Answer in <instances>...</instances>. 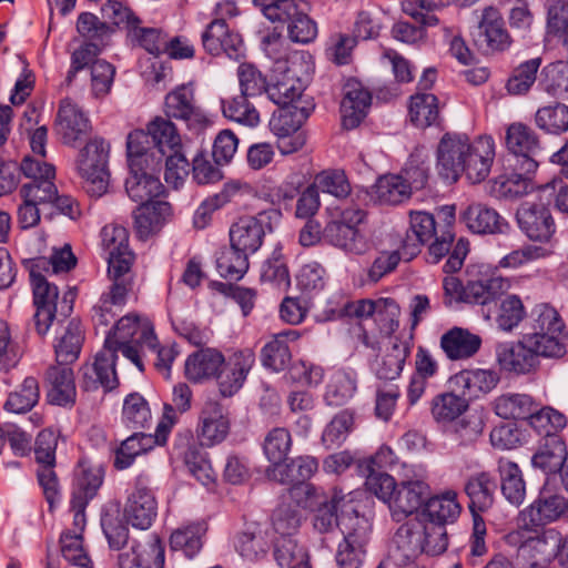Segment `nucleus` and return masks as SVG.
<instances>
[{"label":"nucleus","mask_w":568,"mask_h":568,"mask_svg":"<svg viewBox=\"0 0 568 568\" xmlns=\"http://www.w3.org/2000/svg\"><path fill=\"white\" fill-rule=\"evenodd\" d=\"M495 159V142L491 136H479L469 142V151L466 153L465 168L462 173L473 183L483 182L490 173Z\"/></svg>","instance_id":"27"},{"label":"nucleus","mask_w":568,"mask_h":568,"mask_svg":"<svg viewBox=\"0 0 568 568\" xmlns=\"http://www.w3.org/2000/svg\"><path fill=\"white\" fill-rule=\"evenodd\" d=\"M423 524L416 519L403 524L394 536L395 551L402 562L415 559L423 554Z\"/></svg>","instance_id":"48"},{"label":"nucleus","mask_w":568,"mask_h":568,"mask_svg":"<svg viewBox=\"0 0 568 568\" xmlns=\"http://www.w3.org/2000/svg\"><path fill=\"white\" fill-rule=\"evenodd\" d=\"M172 214L171 204L166 201L140 204L134 213V227L141 240L161 231Z\"/></svg>","instance_id":"39"},{"label":"nucleus","mask_w":568,"mask_h":568,"mask_svg":"<svg viewBox=\"0 0 568 568\" xmlns=\"http://www.w3.org/2000/svg\"><path fill=\"white\" fill-rule=\"evenodd\" d=\"M507 541L511 545L519 544L517 559L523 568H541L556 557L560 545V532L556 529H547L521 541V532L513 531L507 535Z\"/></svg>","instance_id":"10"},{"label":"nucleus","mask_w":568,"mask_h":568,"mask_svg":"<svg viewBox=\"0 0 568 568\" xmlns=\"http://www.w3.org/2000/svg\"><path fill=\"white\" fill-rule=\"evenodd\" d=\"M30 283L36 308L34 327L40 336H44L54 322L61 323L70 316L75 293L68 291L60 298L57 285L50 283L42 273L34 271H30Z\"/></svg>","instance_id":"4"},{"label":"nucleus","mask_w":568,"mask_h":568,"mask_svg":"<svg viewBox=\"0 0 568 568\" xmlns=\"http://www.w3.org/2000/svg\"><path fill=\"white\" fill-rule=\"evenodd\" d=\"M477 23L476 43L486 52L505 51L511 45L513 39L497 8L493 6L484 8Z\"/></svg>","instance_id":"18"},{"label":"nucleus","mask_w":568,"mask_h":568,"mask_svg":"<svg viewBox=\"0 0 568 568\" xmlns=\"http://www.w3.org/2000/svg\"><path fill=\"white\" fill-rule=\"evenodd\" d=\"M77 265L74 256L69 244L60 248H54L50 257H37L30 262V271L41 273L42 271L52 274L67 273Z\"/></svg>","instance_id":"60"},{"label":"nucleus","mask_w":568,"mask_h":568,"mask_svg":"<svg viewBox=\"0 0 568 568\" xmlns=\"http://www.w3.org/2000/svg\"><path fill=\"white\" fill-rule=\"evenodd\" d=\"M49 384L48 399L51 404L65 406L75 400L73 371L69 365L58 364L49 367L45 374Z\"/></svg>","instance_id":"40"},{"label":"nucleus","mask_w":568,"mask_h":568,"mask_svg":"<svg viewBox=\"0 0 568 568\" xmlns=\"http://www.w3.org/2000/svg\"><path fill=\"white\" fill-rule=\"evenodd\" d=\"M110 144L94 136L79 152L77 171L84 182L87 192L92 196L103 195L109 186L108 160Z\"/></svg>","instance_id":"6"},{"label":"nucleus","mask_w":568,"mask_h":568,"mask_svg":"<svg viewBox=\"0 0 568 568\" xmlns=\"http://www.w3.org/2000/svg\"><path fill=\"white\" fill-rule=\"evenodd\" d=\"M149 131L134 130L126 139V154L129 168L135 171L148 168V170H161L162 158L156 154L155 145H151Z\"/></svg>","instance_id":"36"},{"label":"nucleus","mask_w":568,"mask_h":568,"mask_svg":"<svg viewBox=\"0 0 568 568\" xmlns=\"http://www.w3.org/2000/svg\"><path fill=\"white\" fill-rule=\"evenodd\" d=\"M341 102L342 125L346 130L357 128L367 114L372 95L359 82L349 81L345 85Z\"/></svg>","instance_id":"31"},{"label":"nucleus","mask_w":568,"mask_h":568,"mask_svg":"<svg viewBox=\"0 0 568 568\" xmlns=\"http://www.w3.org/2000/svg\"><path fill=\"white\" fill-rule=\"evenodd\" d=\"M308 11L306 1L296 0L280 19L278 22L287 24V34L293 42L307 44L317 37V24L310 18Z\"/></svg>","instance_id":"35"},{"label":"nucleus","mask_w":568,"mask_h":568,"mask_svg":"<svg viewBox=\"0 0 568 568\" xmlns=\"http://www.w3.org/2000/svg\"><path fill=\"white\" fill-rule=\"evenodd\" d=\"M520 230L531 240L547 242L556 225L548 206L541 202L525 201L516 213Z\"/></svg>","instance_id":"19"},{"label":"nucleus","mask_w":568,"mask_h":568,"mask_svg":"<svg viewBox=\"0 0 568 568\" xmlns=\"http://www.w3.org/2000/svg\"><path fill=\"white\" fill-rule=\"evenodd\" d=\"M248 256L230 244V247H223L217 253L216 270L222 277L239 281L248 270Z\"/></svg>","instance_id":"59"},{"label":"nucleus","mask_w":568,"mask_h":568,"mask_svg":"<svg viewBox=\"0 0 568 568\" xmlns=\"http://www.w3.org/2000/svg\"><path fill=\"white\" fill-rule=\"evenodd\" d=\"M164 112L169 119L182 120L195 131L204 130L210 123L206 114L196 105L194 90L190 85L178 87L165 97Z\"/></svg>","instance_id":"13"},{"label":"nucleus","mask_w":568,"mask_h":568,"mask_svg":"<svg viewBox=\"0 0 568 568\" xmlns=\"http://www.w3.org/2000/svg\"><path fill=\"white\" fill-rule=\"evenodd\" d=\"M293 439L290 430L285 427H274L264 437L263 453L270 466H276L286 460L292 448Z\"/></svg>","instance_id":"61"},{"label":"nucleus","mask_w":568,"mask_h":568,"mask_svg":"<svg viewBox=\"0 0 568 568\" xmlns=\"http://www.w3.org/2000/svg\"><path fill=\"white\" fill-rule=\"evenodd\" d=\"M532 525H545L568 517V499L561 494L541 489L538 498L521 513Z\"/></svg>","instance_id":"32"},{"label":"nucleus","mask_w":568,"mask_h":568,"mask_svg":"<svg viewBox=\"0 0 568 568\" xmlns=\"http://www.w3.org/2000/svg\"><path fill=\"white\" fill-rule=\"evenodd\" d=\"M160 171L148 168L135 171L134 168H130V175L125 180L129 197L139 204L161 201L160 196L164 194L165 189L159 178Z\"/></svg>","instance_id":"29"},{"label":"nucleus","mask_w":568,"mask_h":568,"mask_svg":"<svg viewBox=\"0 0 568 568\" xmlns=\"http://www.w3.org/2000/svg\"><path fill=\"white\" fill-rule=\"evenodd\" d=\"M223 355L214 348H202L191 354L185 362V375L195 383L216 377Z\"/></svg>","instance_id":"47"},{"label":"nucleus","mask_w":568,"mask_h":568,"mask_svg":"<svg viewBox=\"0 0 568 568\" xmlns=\"http://www.w3.org/2000/svg\"><path fill=\"white\" fill-rule=\"evenodd\" d=\"M499 383L497 372L493 369H463L448 379V386L462 392L468 400L489 394Z\"/></svg>","instance_id":"26"},{"label":"nucleus","mask_w":568,"mask_h":568,"mask_svg":"<svg viewBox=\"0 0 568 568\" xmlns=\"http://www.w3.org/2000/svg\"><path fill=\"white\" fill-rule=\"evenodd\" d=\"M469 408V400L466 396L454 388L437 394L430 403L433 418L440 424H448L457 420Z\"/></svg>","instance_id":"45"},{"label":"nucleus","mask_w":568,"mask_h":568,"mask_svg":"<svg viewBox=\"0 0 568 568\" xmlns=\"http://www.w3.org/2000/svg\"><path fill=\"white\" fill-rule=\"evenodd\" d=\"M116 352L114 347L104 343V347L97 354L93 364L83 367L82 386L84 389L93 390L101 386L104 390H111L116 387Z\"/></svg>","instance_id":"23"},{"label":"nucleus","mask_w":568,"mask_h":568,"mask_svg":"<svg viewBox=\"0 0 568 568\" xmlns=\"http://www.w3.org/2000/svg\"><path fill=\"white\" fill-rule=\"evenodd\" d=\"M365 219V212L361 209L348 206L336 213L323 230V239L349 254H363L367 250V241L359 231V225Z\"/></svg>","instance_id":"7"},{"label":"nucleus","mask_w":568,"mask_h":568,"mask_svg":"<svg viewBox=\"0 0 568 568\" xmlns=\"http://www.w3.org/2000/svg\"><path fill=\"white\" fill-rule=\"evenodd\" d=\"M375 197L381 204L398 205L412 196V186L400 174H386L375 184Z\"/></svg>","instance_id":"54"},{"label":"nucleus","mask_w":568,"mask_h":568,"mask_svg":"<svg viewBox=\"0 0 568 568\" xmlns=\"http://www.w3.org/2000/svg\"><path fill=\"white\" fill-rule=\"evenodd\" d=\"M158 503L146 486L136 481L133 491L129 495L124 506V518L134 528L146 530L156 517Z\"/></svg>","instance_id":"24"},{"label":"nucleus","mask_w":568,"mask_h":568,"mask_svg":"<svg viewBox=\"0 0 568 568\" xmlns=\"http://www.w3.org/2000/svg\"><path fill=\"white\" fill-rule=\"evenodd\" d=\"M91 129L88 115L77 103L69 98L61 100L54 130L63 144L75 146L79 141L90 134Z\"/></svg>","instance_id":"16"},{"label":"nucleus","mask_w":568,"mask_h":568,"mask_svg":"<svg viewBox=\"0 0 568 568\" xmlns=\"http://www.w3.org/2000/svg\"><path fill=\"white\" fill-rule=\"evenodd\" d=\"M460 220L475 234L504 233L508 227L495 209L479 202L470 203L460 213Z\"/></svg>","instance_id":"34"},{"label":"nucleus","mask_w":568,"mask_h":568,"mask_svg":"<svg viewBox=\"0 0 568 568\" xmlns=\"http://www.w3.org/2000/svg\"><path fill=\"white\" fill-rule=\"evenodd\" d=\"M152 415L149 403L138 393L125 397L122 409V422L131 429L148 427L151 424Z\"/></svg>","instance_id":"64"},{"label":"nucleus","mask_w":568,"mask_h":568,"mask_svg":"<svg viewBox=\"0 0 568 568\" xmlns=\"http://www.w3.org/2000/svg\"><path fill=\"white\" fill-rule=\"evenodd\" d=\"M274 211L261 212L255 216H243L230 227V244L248 255L255 253L262 245L266 227Z\"/></svg>","instance_id":"15"},{"label":"nucleus","mask_w":568,"mask_h":568,"mask_svg":"<svg viewBox=\"0 0 568 568\" xmlns=\"http://www.w3.org/2000/svg\"><path fill=\"white\" fill-rule=\"evenodd\" d=\"M496 480L491 474L481 471L470 476L465 484V493L469 498V509L475 514L490 509L495 501Z\"/></svg>","instance_id":"42"},{"label":"nucleus","mask_w":568,"mask_h":568,"mask_svg":"<svg viewBox=\"0 0 568 568\" xmlns=\"http://www.w3.org/2000/svg\"><path fill=\"white\" fill-rule=\"evenodd\" d=\"M510 287V280L501 276L470 281L466 285V292H464V303L481 306L495 304Z\"/></svg>","instance_id":"43"},{"label":"nucleus","mask_w":568,"mask_h":568,"mask_svg":"<svg viewBox=\"0 0 568 568\" xmlns=\"http://www.w3.org/2000/svg\"><path fill=\"white\" fill-rule=\"evenodd\" d=\"M248 95L239 94L232 99L222 100L223 115L240 124L254 128L260 121V112L248 101Z\"/></svg>","instance_id":"62"},{"label":"nucleus","mask_w":568,"mask_h":568,"mask_svg":"<svg viewBox=\"0 0 568 568\" xmlns=\"http://www.w3.org/2000/svg\"><path fill=\"white\" fill-rule=\"evenodd\" d=\"M536 126L547 134L561 135L568 131V105L556 102L539 108L535 113Z\"/></svg>","instance_id":"57"},{"label":"nucleus","mask_w":568,"mask_h":568,"mask_svg":"<svg viewBox=\"0 0 568 568\" xmlns=\"http://www.w3.org/2000/svg\"><path fill=\"white\" fill-rule=\"evenodd\" d=\"M342 541L337 546L336 562L339 568H359L366 556L371 526L364 517H342Z\"/></svg>","instance_id":"9"},{"label":"nucleus","mask_w":568,"mask_h":568,"mask_svg":"<svg viewBox=\"0 0 568 568\" xmlns=\"http://www.w3.org/2000/svg\"><path fill=\"white\" fill-rule=\"evenodd\" d=\"M207 531L204 520H197L175 529L170 537V545L173 550H181L193 558L200 552L203 546V537Z\"/></svg>","instance_id":"51"},{"label":"nucleus","mask_w":568,"mask_h":568,"mask_svg":"<svg viewBox=\"0 0 568 568\" xmlns=\"http://www.w3.org/2000/svg\"><path fill=\"white\" fill-rule=\"evenodd\" d=\"M469 138L466 134L445 133L440 139L436 152V169L446 181L457 182L469 151Z\"/></svg>","instance_id":"12"},{"label":"nucleus","mask_w":568,"mask_h":568,"mask_svg":"<svg viewBox=\"0 0 568 568\" xmlns=\"http://www.w3.org/2000/svg\"><path fill=\"white\" fill-rule=\"evenodd\" d=\"M500 489L505 499L519 507L526 498V481L519 466L509 459L500 458L497 464Z\"/></svg>","instance_id":"46"},{"label":"nucleus","mask_w":568,"mask_h":568,"mask_svg":"<svg viewBox=\"0 0 568 568\" xmlns=\"http://www.w3.org/2000/svg\"><path fill=\"white\" fill-rule=\"evenodd\" d=\"M84 342L82 323L71 318L57 332L53 342L55 361L58 364L71 365L78 358Z\"/></svg>","instance_id":"37"},{"label":"nucleus","mask_w":568,"mask_h":568,"mask_svg":"<svg viewBox=\"0 0 568 568\" xmlns=\"http://www.w3.org/2000/svg\"><path fill=\"white\" fill-rule=\"evenodd\" d=\"M505 146L516 158L515 170L532 174L538 168L535 156L540 150V140L532 128L514 122L506 128Z\"/></svg>","instance_id":"11"},{"label":"nucleus","mask_w":568,"mask_h":568,"mask_svg":"<svg viewBox=\"0 0 568 568\" xmlns=\"http://www.w3.org/2000/svg\"><path fill=\"white\" fill-rule=\"evenodd\" d=\"M439 115L436 95L427 92H417L410 97L409 118L417 128H427L434 124Z\"/></svg>","instance_id":"58"},{"label":"nucleus","mask_w":568,"mask_h":568,"mask_svg":"<svg viewBox=\"0 0 568 568\" xmlns=\"http://www.w3.org/2000/svg\"><path fill=\"white\" fill-rule=\"evenodd\" d=\"M460 513L462 506L457 500V493L453 489L429 497L423 509L428 521L444 526L455 523Z\"/></svg>","instance_id":"44"},{"label":"nucleus","mask_w":568,"mask_h":568,"mask_svg":"<svg viewBox=\"0 0 568 568\" xmlns=\"http://www.w3.org/2000/svg\"><path fill=\"white\" fill-rule=\"evenodd\" d=\"M427 470L422 465H405L398 481L386 473L372 469L366 478L367 489L384 501L392 517L400 521L415 514L430 493Z\"/></svg>","instance_id":"1"},{"label":"nucleus","mask_w":568,"mask_h":568,"mask_svg":"<svg viewBox=\"0 0 568 568\" xmlns=\"http://www.w3.org/2000/svg\"><path fill=\"white\" fill-rule=\"evenodd\" d=\"M146 129L155 145L156 154L161 155L162 161L168 153L182 149L181 135L170 119L156 116Z\"/></svg>","instance_id":"53"},{"label":"nucleus","mask_w":568,"mask_h":568,"mask_svg":"<svg viewBox=\"0 0 568 568\" xmlns=\"http://www.w3.org/2000/svg\"><path fill=\"white\" fill-rule=\"evenodd\" d=\"M446 215V222L437 225L434 216L424 211H412L409 213V231L403 243V251L409 257L419 252V246L435 239L428 247V261L437 263L442 257L449 253L454 240L453 223L455 220V210L453 206L443 209Z\"/></svg>","instance_id":"2"},{"label":"nucleus","mask_w":568,"mask_h":568,"mask_svg":"<svg viewBox=\"0 0 568 568\" xmlns=\"http://www.w3.org/2000/svg\"><path fill=\"white\" fill-rule=\"evenodd\" d=\"M255 364V354L252 349H239L223 356L216 375L217 386L223 397H231L236 394L247 378L248 373Z\"/></svg>","instance_id":"14"},{"label":"nucleus","mask_w":568,"mask_h":568,"mask_svg":"<svg viewBox=\"0 0 568 568\" xmlns=\"http://www.w3.org/2000/svg\"><path fill=\"white\" fill-rule=\"evenodd\" d=\"M105 343L115 351H120L140 372H143L142 357L146 351L155 349L156 336L153 324L148 317L129 313L116 322Z\"/></svg>","instance_id":"3"},{"label":"nucleus","mask_w":568,"mask_h":568,"mask_svg":"<svg viewBox=\"0 0 568 568\" xmlns=\"http://www.w3.org/2000/svg\"><path fill=\"white\" fill-rule=\"evenodd\" d=\"M342 517H361L349 495L335 493L329 501L318 506L313 518L314 528L321 534L331 531L335 526L341 530Z\"/></svg>","instance_id":"28"},{"label":"nucleus","mask_w":568,"mask_h":568,"mask_svg":"<svg viewBox=\"0 0 568 568\" xmlns=\"http://www.w3.org/2000/svg\"><path fill=\"white\" fill-rule=\"evenodd\" d=\"M154 444L163 445L164 443L158 442L156 434L152 436L141 432L134 433L116 449L114 467L120 470L129 468L138 456L152 449Z\"/></svg>","instance_id":"52"},{"label":"nucleus","mask_w":568,"mask_h":568,"mask_svg":"<svg viewBox=\"0 0 568 568\" xmlns=\"http://www.w3.org/2000/svg\"><path fill=\"white\" fill-rule=\"evenodd\" d=\"M101 247L108 264L106 277L135 280V254L129 246V233L125 227L116 224L105 225L101 230Z\"/></svg>","instance_id":"8"},{"label":"nucleus","mask_w":568,"mask_h":568,"mask_svg":"<svg viewBox=\"0 0 568 568\" xmlns=\"http://www.w3.org/2000/svg\"><path fill=\"white\" fill-rule=\"evenodd\" d=\"M193 392L186 383H178L172 390V403L164 404L163 416L156 427V439L166 443L171 428L178 423L179 415L185 414L192 407Z\"/></svg>","instance_id":"38"},{"label":"nucleus","mask_w":568,"mask_h":568,"mask_svg":"<svg viewBox=\"0 0 568 568\" xmlns=\"http://www.w3.org/2000/svg\"><path fill=\"white\" fill-rule=\"evenodd\" d=\"M496 356L499 366L507 372L515 374H529L539 364L535 353L530 349L525 337L519 342L499 344L496 348Z\"/></svg>","instance_id":"33"},{"label":"nucleus","mask_w":568,"mask_h":568,"mask_svg":"<svg viewBox=\"0 0 568 568\" xmlns=\"http://www.w3.org/2000/svg\"><path fill=\"white\" fill-rule=\"evenodd\" d=\"M271 545L272 539L268 530L256 521L246 523L233 537L235 551L250 562L264 559Z\"/></svg>","instance_id":"22"},{"label":"nucleus","mask_w":568,"mask_h":568,"mask_svg":"<svg viewBox=\"0 0 568 568\" xmlns=\"http://www.w3.org/2000/svg\"><path fill=\"white\" fill-rule=\"evenodd\" d=\"M230 430V419L224 407L215 400H206L199 414L196 434L202 445L222 443Z\"/></svg>","instance_id":"21"},{"label":"nucleus","mask_w":568,"mask_h":568,"mask_svg":"<svg viewBox=\"0 0 568 568\" xmlns=\"http://www.w3.org/2000/svg\"><path fill=\"white\" fill-rule=\"evenodd\" d=\"M318 469V462L312 456H297L292 458L288 463L277 464L276 466H268L265 469V476L272 481L283 485H292L290 490L291 495L300 490L308 493L307 486H302L308 480Z\"/></svg>","instance_id":"17"},{"label":"nucleus","mask_w":568,"mask_h":568,"mask_svg":"<svg viewBox=\"0 0 568 568\" xmlns=\"http://www.w3.org/2000/svg\"><path fill=\"white\" fill-rule=\"evenodd\" d=\"M306 118L307 113L303 108L296 105L280 106V110L274 112L270 120V128L275 135L302 133L300 129Z\"/></svg>","instance_id":"63"},{"label":"nucleus","mask_w":568,"mask_h":568,"mask_svg":"<svg viewBox=\"0 0 568 568\" xmlns=\"http://www.w3.org/2000/svg\"><path fill=\"white\" fill-rule=\"evenodd\" d=\"M483 344L481 337L468 328L454 326L439 339V347L447 359L465 362L476 356Z\"/></svg>","instance_id":"25"},{"label":"nucleus","mask_w":568,"mask_h":568,"mask_svg":"<svg viewBox=\"0 0 568 568\" xmlns=\"http://www.w3.org/2000/svg\"><path fill=\"white\" fill-rule=\"evenodd\" d=\"M567 457V445L561 436H544L531 457V465L545 474H556Z\"/></svg>","instance_id":"41"},{"label":"nucleus","mask_w":568,"mask_h":568,"mask_svg":"<svg viewBox=\"0 0 568 568\" xmlns=\"http://www.w3.org/2000/svg\"><path fill=\"white\" fill-rule=\"evenodd\" d=\"M313 67L312 57L304 51L294 52L286 61L278 62L275 77L268 83V99L278 106L295 105L313 72Z\"/></svg>","instance_id":"5"},{"label":"nucleus","mask_w":568,"mask_h":568,"mask_svg":"<svg viewBox=\"0 0 568 568\" xmlns=\"http://www.w3.org/2000/svg\"><path fill=\"white\" fill-rule=\"evenodd\" d=\"M110 285L93 307L92 320L97 325L109 326L116 315L114 308L122 307L134 294L135 280L108 277Z\"/></svg>","instance_id":"20"},{"label":"nucleus","mask_w":568,"mask_h":568,"mask_svg":"<svg viewBox=\"0 0 568 568\" xmlns=\"http://www.w3.org/2000/svg\"><path fill=\"white\" fill-rule=\"evenodd\" d=\"M537 404L527 394H504L494 402L495 413L504 419H529Z\"/></svg>","instance_id":"55"},{"label":"nucleus","mask_w":568,"mask_h":568,"mask_svg":"<svg viewBox=\"0 0 568 568\" xmlns=\"http://www.w3.org/2000/svg\"><path fill=\"white\" fill-rule=\"evenodd\" d=\"M165 550L162 540L155 534L150 535L144 544H135L131 550L120 555V568H163Z\"/></svg>","instance_id":"30"},{"label":"nucleus","mask_w":568,"mask_h":568,"mask_svg":"<svg viewBox=\"0 0 568 568\" xmlns=\"http://www.w3.org/2000/svg\"><path fill=\"white\" fill-rule=\"evenodd\" d=\"M300 334L295 329H287L276 334L262 349V363L265 367L281 372L285 369L292 358L288 341H296Z\"/></svg>","instance_id":"49"},{"label":"nucleus","mask_w":568,"mask_h":568,"mask_svg":"<svg viewBox=\"0 0 568 568\" xmlns=\"http://www.w3.org/2000/svg\"><path fill=\"white\" fill-rule=\"evenodd\" d=\"M241 187L242 184L239 182H229L219 193L204 200L194 212V227L197 230L207 227L212 222L214 212L230 203L240 193Z\"/></svg>","instance_id":"50"},{"label":"nucleus","mask_w":568,"mask_h":568,"mask_svg":"<svg viewBox=\"0 0 568 568\" xmlns=\"http://www.w3.org/2000/svg\"><path fill=\"white\" fill-rule=\"evenodd\" d=\"M524 337L537 359L539 356L561 357L566 353V331L559 332V334L550 332L527 333Z\"/></svg>","instance_id":"56"}]
</instances>
